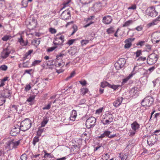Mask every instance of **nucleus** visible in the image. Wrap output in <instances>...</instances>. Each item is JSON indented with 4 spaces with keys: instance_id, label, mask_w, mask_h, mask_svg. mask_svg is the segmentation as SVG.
<instances>
[{
    "instance_id": "obj_19",
    "label": "nucleus",
    "mask_w": 160,
    "mask_h": 160,
    "mask_svg": "<svg viewBox=\"0 0 160 160\" xmlns=\"http://www.w3.org/2000/svg\"><path fill=\"white\" fill-rule=\"evenodd\" d=\"M111 132L108 131H106L104 132L100 136H99L98 138H102L105 137H108L110 135Z\"/></svg>"
},
{
    "instance_id": "obj_9",
    "label": "nucleus",
    "mask_w": 160,
    "mask_h": 160,
    "mask_svg": "<svg viewBox=\"0 0 160 160\" xmlns=\"http://www.w3.org/2000/svg\"><path fill=\"white\" fill-rule=\"evenodd\" d=\"M152 42L154 43H157L160 41V31H157L152 33L151 35Z\"/></svg>"
},
{
    "instance_id": "obj_53",
    "label": "nucleus",
    "mask_w": 160,
    "mask_h": 160,
    "mask_svg": "<svg viewBox=\"0 0 160 160\" xmlns=\"http://www.w3.org/2000/svg\"><path fill=\"white\" fill-rule=\"evenodd\" d=\"M137 6L135 4H133L131 6L129 7L128 8V9H132L135 10L136 9Z\"/></svg>"
},
{
    "instance_id": "obj_10",
    "label": "nucleus",
    "mask_w": 160,
    "mask_h": 160,
    "mask_svg": "<svg viewBox=\"0 0 160 160\" xmlns=\"http://www.w3.org/2000/svg\"><path fill=\"white\" fill-rule=\"evenodd\" d=\"M131 128L132 131H130V136H133L135 135L136 132L140 128V125L136 122H134L131 124Z\"/></svg>"
},
{
    "instance_id": "obj_44",
    "label": "nucleus",
    "mask_w": 160,
    "mask_h": 160,
    "mask_svg": "<svg viewBox=\"0 0 160 160\" xmlns=\"http://www.w3.org/2000/svg\"><path fill=\"white\" fill-rule=\"evenodd\" d=\"M89 42V40H82L81 42V45L82 46L85 45H86L87 43H88Z\"/></svg>"
},
{
    "instance_id": "obj_16",
    "label": "nucleus",
    "mask_w": 160,
    "mask_h": 160,
    "mask_svg": "<svg viewBox=\"0 0 160 160\" xmlns=\"http://www.w3.org/2000/svg\"><path fill=\"white\" fill-rule=\"evenodd\" d=\"M93 8L96 12H98L102 9V4L100 2H97L94 4Z\"/></svg>"
},
{
    "instance_id": "obj_27",
    "label": "nucleus",
    "mask_w": 160,
    "mask_h": 160,
    "mask_svg": "<svg viewBox=\"0 0 160 160\" xmlns=\"http://www.w3.org/2000/svg\"><path fill=\"white\" fill-rule=\"evenodd\" d=\"M133 22L132 20H129L125 22L123 24L122 27H126L129 26Z\"/></svg>"
},
{
    "instance_id": "obj_62",
    "label": "nucleus",
    "mask_w": 160,
    "mask_h": 160,
    "mask_svg": "<svg viewBox=\"0 0 160 160\" xmlns=\"http://www.w3.org/2000/svg\"><path fill=\"white\" fill-rule=\"evenodd\" d=\"M102 109H103L102 108H100L99 109L97 110L96 111V113L98 114H100V113H101L102 112Z\"/></svg>"
},
{
    "instance_id": "obj_4",
    "label": "nucleus",
    "mask_w": 160,
    "mask_h": 160,
    "mask_svg": "<svg viewBox=\"0 0 160 160\" xmlns=\"http://www.w3.org/2000/svg\"><path fill=\"white\" fill-rule=\"evenodd\" d=\"M158 58V55L153 53L150 54L147 59V63L150 65H152L155 64L157 61Z\"/></svg>"
},
{
    "instance_id": "obj_58",
    "label": "nucleus",
    "mask_w": 160,
    "mask_h": 160,
    "mask_svg": "<svg viewBox=\"0 0 160 160\" xmlns=\"http://www.w3.org/2000/svg\"><path fill=\"white\" fill-rule=\"evenodd\" d=\"M81 1L85 4H88L90 3L92 0H80Z\"/></svg>"
},
{
    "instance_id": "obj_59",
    "label": "nucleus",
    "mask_w": 160,
    "mask_h": 160,
    "mask_svg": "<svg viewBox=\"0 0 160 160\" xmlns=\"http://www.w3.org/2000/svg\"><path fill=\"white\" fill-rule=\"evenodd\" d=\"M49 31L52 34H54L56 32V30L55 29L52 28H50Z\"/></svg>"
},
{
    "instance_id": "obj_30",
    "label": "nucleus",
    "mask_w": 160,
    "mask_h": 160,
    "mask_svg": "<svg viewBox=\"0 0 160 160\" xmlns=\"http://www.w3.org/2000/svg\"><path fill=\"white\" fill-rule=\"evenodd\" d=\"M114 32V29L113 27H111L107 30L106 32L108 34L112 33Z\"/></svg>"
},
{
    "instance_id": "obj_5",
    "label": "nucleus",
    "mask_w": 160,
    "mask_h": 160,
    "mask_svg": "<svg viewBox=\"0 0 160 160\" xmlns=\"http://www.w3.org/2000/svg\"><path fill=\"white\" fill-rule=\"evenodd\" d=\"M64 41V36L61 34H57L53 41V43L56 45H62Z\"/></svg>"
},
{
    "instance_id": "obj_29",
    "label": "nucleus",
    "mask_w": 160,
    "mask_h": 160,
    "mask_svg": "<svg viewBox=\"0 0 160 160\" xmlns=\"http://www.w3.org/2000/svg\"><path fill=\"white\" fill-rule=\"evenodd\" d=\"M43 152L44 153V158H52L53 157V156L50 153H48L47 152L46 150H44Z\"/></svg>"
},
{
    "instance_id": "obj_52",
    "label": "nucleus",
    "mask_w": 160,
    "mask_h": 160,
    "mask_svg": "<svg viewBox=\"0 0 160 160\" xmlns=\"http://www.w3.org/2000/svg\"><path fill=\"white\" fill-rule=\"evenodd\" d=\"M135 54L136 57H138L142 54V51L141 50H138L136 52Z\"/></svg>"
},
{
    "instance_id": "obj_1",
    "label": "nucleus",
    "mask_w": 160,
    "mask_h": 160,
    "mask_svg": "<svg viewBox=\"0 0 160 160\" xmlns=\"http://www.w3.org/2000/svg\"><path fill=\"white\" fill-rule=\"evenodd\" d=\"M32 122L28 118H27L22 121L20 124V130L23 131H25L28 130L31 127Z\"/></svg>"
},
{
    "instance_id": "obj_22",
    "label": "nucleus",
    "mask_w": 160,
    "mask_h": 160,
    "mask_svg": "<svg viewBox=\"0 0 160 160\" xmlns=\"http://www.w3.org/2000/svg\"><path fill=\"white\" fill-rule=\"evenodd\" d=\"M77 116L76 111L74 110H73L72 111V115L70 117V119L72 121H74L75 120Z\"/></svg>"
},
{
    "instance_id": "obj_51",
    "label": "nucleus",
    "mask_w": 160,
    "mask_h": 160,
    "mask_svg": "<svg viewBox=\"0 0 160 160\" xmlns=\"http://www.w3.org/2000/svg\"><path fill=\"white\" fill-rule=\"evenodd\" d=\"M43 132V129H39L37 132V136L40 137L41 136V133Z\"/></svg>"
},
{
    "instance_id": "obj_13",
    "label": "nucleus",
    "mask_w": 160,
    "mask_h": 160,
    "mask_svg": "<svg viewBox=\"0 0 160 160\" xmlns=\"http://www.w3.org/2000/svg\"><path fill=\"white\" fill-rule=\"evenodd\" d=\"M20 130V127L18 125H16L11 130L10 134L12 136H16L19 133Z\"/></svg>"
},
{
    "instance_id": "obj_8",
    "label": "nucleus",
    "mask_w": 160,
    "mask_h": 160,
    "mask_svg": "<svg viewBox=\"0 0 160 160\" xmlns=\"http://www.w3.org/2000/svg\"><path fill=\"white\" fill-rule=\"evenodd\" d=\"M96 118L93 117H91L88 118L86 121V126L88 128L93 127L95 125Z\"/></svg>"
},
{
    "instance_id": "obj_50",
    "label": "nucleus",
    "mask_w": 160,
    "mask_h": 160,
    "mask_svg": "<svg viewBox=\"0 0 160 160\" xmlns=\"http://www.w3.org/2000/svg\"><path fill=\"white\" fill-rule=\"evenodd\" d=\"M115 66L117 69L119 70L122 68V67H121L120 64L118 63V62H116L115 64Z\"/></svg>"
},
{
    "instance_id": "obj_55",
    "label": "nucleus",
    "mask_w": 160,
    "mask_h": 160,
    "mask_svg": "<svg viewBox=\"0 0 160 160\" xmlns=\"http://www.w3.org/2000/svg\"><path fill=\"white\" fill-rule=\"evenodd\" d=\"M58 47V46H53L51 48H49L48 49V52H52L56 48Z\"/></svg>"
},
{
    "instance_id": "obj_46",
    "label": "nucleus",
    "mask_w": 160,
    "mask_h": 160,
    "mask_svg": "<svg viewBox=\"0 0 160 160\" xmlns=\"http://www.w3.org/2000/svg\"><path fill=\"white\" fill-rule=\"evenodd\" d=\"M27 156L26 154H22L21 156L20 160H27Z\"/></svg>"
},
{
    "instance_id": "obj_12",
    "label": "nucleus",
    "mask_w": 160,
    "mask_h": 160,
    "mask_svg": "<svg viewBox=\"0 0 160 160\" xmlns=\"http://www.w3.org/2000/svg\"><path fill=\"white\" fill-rule=\"evenodd\" d=\"M11 52V49L10 47L8 46L4 49L1 54V57L3 59L8 58Z\"/></svg>"
},
{
    "instance_id": "obj_11",
    "label": "nucleus",
    "mask_w": 160,
    "mask_h": 160,
    "mask_svg": "<svg viewBox=\"0 0 160 160\" xmlns=\"http://www.w3.org/2000/svg\"><path fill=\"white\" fill-rule=\"evenodd\" d=\"M71 12L68 9L63 11L61 14L60 18L62 20H66L69 19L71 18Z\"/></svg>"
},
{
    "instance_id": "obj_38",
    "label": "nucleus",
    "mask_w": 160,
    "mask_h": 160,
    "mask_svg": "<svg viewBox=\"0 0 160 160\" xmlns=\"http://www.w3.org/2000/svg\"><path fill=\"white\" fill-rule=\"evenodd\" d=\"M109 157V155L108 153H106L102 155V158L104 160H107Z\"/></svg>"
},
{
    "instance_id": "obj_17",
    "label": "nucleus",
    "mask_w": 160,
    "mask_h": 160,
    "mask_svg": "<svg viewBox=\"0 0 160 160\" xmlns=\"http://www.w3.org/2000/svg\"><path fill=\"white\" fill-rule=\"evenodd\" d=\"M123 100L122 97H119L113 103V105L116 107H118L121 104Z\"/></svg>"
},
{
    "instance_id": "obj_6",
    "label": "nucleus",
    "mask_w": 160,
    "mask_h": 160,
    "mask_svg": "<svg viewBox=\"0 0 160 160\" xmlns=\"http://www.w3.org/2000/svg\"><path fill=\"white\" fill-rule=\"evenodd\" d=\"M147 15L152 17H155L158 14V12L155 10V7L151 6L148 8L146 10Z\"/></svg>"
},
{
    "instance_id": "obj_42",
    "label": "nucleus",
    "mask_w": 160,
    "mask_h": 160,
    "mask_svg": "<svg viewBox=\"0 0 160 160\" xmlns=\"http://www.w3.org/2000/svg\"><path fill=\"white\" fill-rule=\"evenodd\" d=\"M35 98V96L32 95L30 96L27 100V101L28 102H31Z\"/></svg>"
},
{
    "instance_id": "obj_47",
    "label": "nucleus",
    "mask_w": 160,
    "mask_h": 160,
    "mask_svg": "<svg viewBox=\"0 0 160 160\" xmlns=\"http://www.w3.org/2000/svg\"><path fill=\"white\" fill-rule=\"evenodd\" d=\"M29 62L27 61L24 62L22 64V67L24 68H28L29 67Z\"/></svg>"
},
{
    "instance_id": "obj_24",
    "label": "nucleus",
    "mask_w": 160,
    "mask_h": 160,
    "mask_svg": "<svg viewBox=\"0 0 160 160\" xmlns=\"http://www.w3.org/2000/svg\"><path fill=\"white\" fill-rule=\"evenodd\" d=\"M119 64H120L121 67L123 68L125 64V60L123 58L120 59L117 62Z\"/></svg>"
},
{
    "instance_id": "obj_14",
    "label": "nucleus",
    "mask_w": 160,
    "mask_h": 160,
    "mask_svg": "<svg viewBox=\"0 0 160 160\" xmlns=\"http://www.w3.org/2000/svg\"><path fill=\"white\" fill-rule=\"evenodd\" d=\"M112 18L110 15H106L104 17L102 18V22L105 24H109L112 22Z\"/></svg>"
},
{
    "instance_id": "obj_56",
    "label": "nucleus",
    "mask_w": 160,
    "mask_h": 160,
    "mask_svg": "<svg viewBox=\"0 0 160 160\" xmlns=\"http://www.w3.org/2000/svg\"><path fill=\"white\" fill-rule=\"evenodd\" d=\"M20 143V141L19 140L14 142L13 141V144H14V148H15L17 147V146Z\"/></svg>"
},
{
    "instance_id": "obj_34",
    "label": "nucleus",
    "mask_w": 160,
    "mask_h": 160,
    "mask_svg": "<svg viewBox=\"0 0 160 160\" xmlns=\"http://www.w3.org/2000/svg\"><path fill=\"white\" fill-rule=\"evenodd\" d=\"M48 120L46 118H44L41 123V127H43L45 126L46 124L48 123Z\"/></svg>"
},
{
    "instance_id": "obj_45",
    "label": "nucleus",
    "mask_w": 160,
    "mask_h": 160,
    "mask_svg": "<svg viewBox=\"0 0 160 160\" xmlns=\"http://www.w3.org/2000/svg\"><path fill=\"white\" fill-rule=\"evenodd\" d=\"M8 67L5 65H2L0 67V70L2 71H6L8 69Z\"/></svg>"
},
{
    "instance_id": "obj_64",
    "label": "nucleus",
    "mask_w": 160,
    "mask_h": 160,
    "mask_svg": "<svg viewBox=\"0 0 160 160\" xmlns=\"http://www.w3.org/2000/svg\"><path fill=\"white\" fill-rule=\"evenodd\" d=\"M128 158L127 155L125 154L122 157L121 160H126Z\"/></svg>"
},
{
    "instance_id": "obj_32",
    "label": "nucleus",
    "mask_w": 160,
    "mask_h": 160,
    "mask_svg": "<svg viewBox=\"0 0 160 160\" xmlns=\"http://www.w3.org/2000/svg\"><path fill=\"white\" fill-rule=\"evenodd\" d=\"M12 38V36L10 35H5L3 37L2 39L3 41H7L10 38Z\"/></svg>"
},
{
    "instance_id": "obj_36",
    "label": "nucleus",
    "mask_w": 160,
    "mask_h": 160,
    "mask_svg": "<svg viewBox=\"0 0 160 160\" xmlns=\"http://www.w3.org/2000/svg\"><path fill=\"white\" fill-rule=\"evenodd\" d=\"M10 96V91L8 90H6L5 91V93L4 96L6 98H8Z\"/></svg>"
},
{
    "instance_id": "obj_25",
    "label": "nucleus",
    "mask_w": 160,
    "mask_h": 160,
    "mask_svg": "<svg viewBox=\"0 0 160 160\" xmlns=\"http://www.w3.org/2000/svg\"><path fill=\"white\" fill-rule=\"evenodd\" d=\"M7 145L10 149L14 148L13 140H11L8 142L7 143Z\"/></svg>"
},
{
    "instance_id": "obj_49",
    "label": "nucleus",
    "mask_w": 160,
    "mask_h": 160,
    "mask_svg": "<svg viewBox=\"0 0 160 160\" xmlns=\"http://www.w3.org/2000/svg\"><path fill=\"white\" fill-rule=\"evenodd\" d=\"M118 87V85H112L111 84H110L109 85V87L110 88L112 89H113L114 90H116L117 89Z\"/></svg>"
},
{
    "instance_id": "obj_18",
    "label": "nucleus",
    "mask_w": 160,
    "mask_h": 160,
    "mask_svg": "<svg viewBox=\"0 0 160 160\" xmlns=\"http://www.w3.org/2000/svg\"><path fill=\"white\" fill-rule=\"evenodd\" d=\"M135 67L133 68V71H132L128 77L123 79L122 80V83L123 84L126 83L127 82L132 78L133 75H134L135 73L133 72V71L135 69Z\"/></svg>"
},
{
    "instance_id": "obj_21",
    "label": "nucleus",
    "mask_w": 160,
    "mask_h": 160,
    "mask_svg": "<svg viewBox=\"0 0 160 160\" xmlns=\"http://www.w3.org/2000/svg\"><path fill=\"white\" fill-rule=\"evenodd\" d=\"M18 42L20 43V45L22 46H26L28 43L27 41L26 42L24 41L21 36L20 38H18Z\"/></svg>"
},
{
    "instance_id": "obj_3",
    "label": "nucleus",
    "mask_w": 160,
    "mask_h": 160,
    "mask_svg": "<svg viewBox=\"0 0 160 160\" xmlns=\"http://www.w3.org/2000/svg\"><path fill=\"white\" fill-rule=\"evenodd\" d=\"M113 119V117L112 114L106 113L103 116L102 122L104 125H108L112 122Z\"/></svg>"
},
{
    "instance_id": "obj_63",
    "label": "nucleus",
    "mask_w": 160,
    "mask_h": 160,
    "mask_svg": "<svg viewBox=\"0 0 160 160\" xmlns=\"http://www.w3.org/2000/svg\"><path fill=\"white\" fill-rule=\"evenodd\" d=\"M79 82L82 86H85L87 84V82L85 80H84L83 81H79Z\"/></svg>"
},
{
    "instance_id": "obj_57",
    "label": "nucleus",
    "mask_w": 160,
    "mask_h": 160,
    "mask_svg": "<svg viewBox=\"0 0 160 160\" xmlns=\"http://www.w3.org/2000/svg\"><path fill=\"white\" fill-rule=\"evenodd\" d=\"M146 60V58L145 57H140L137 60V61H144Z\"/></svg>"
},
{
    "instance_id": "obj_26",
    "label": "nucleus",
    "mask_w": 160,
    "mask_h": 160,
    "mask_svg": "<svg viewBox=\"0 0 160 160\" xmlns=\"http://www.w3.org/2000/svg\"><path fill=\"white\" fill-rule=\"evenodd\" d=\"M159 22V21L156 18L155 19L153 20L152 22L149 23L148 24V25L149 27H151L155 25H156Z\"/></svg>"
},
{
    "instance_id": "obj_2",
    "label": "nucleus",
    "mask_w": 160,
    "mask_h": 160,
    "mask_svg": "<svg viewBox=\"0 0 160 160\" xmlns=\"http://www.w3.org/2000/svg\"><path fill=\"white\" fill-rule=\"evenodd\" d=\"M154 100L151 96H148L144 98L142 101L141 104L142 106L147 108L152 104Z\"/></svg>"
},
{
    "instance_id": "obj_41",
    "label": "nucleus",
    "mask_w": 160,
    "mask_h": 160,
    "mask_svg": "<svg viewBox=\"0 0 160 160\" xmlns=\"http://www.w3.org/2000/svg\"><path fill=\"white\" fill-rule=\"evenodd\" d=\"M70 0H68V1L66 2H65L63 3V7L61 9V10L64 8L65 7L68 6V4L70 2Z\"/></svg>"
},
{
    "instance_id": "obj_43",
    "label": "nucleus",
    "mask_w": 160,
    "mask_h": 160,
    "mask_svg": "<svg viewBox=\"0 0 160 160\" xmlns=\"http://www.w3.org/2000/svg\"><path fill=\"white\" fill-rule=\"evenodd\" d=\"M76 41L75 39H72L70 40H68V41L66 42V44L69 45H72L73 42H74V41Z\"/></svg>"
},
{
    "instance_id": "obj_33",
    "label": "nucleus",
    "mask_w": 160,
    "mask_h": 160,
    "mask_svg": "<svg viewBox=\"0 0 160 160\" xmlns=\"http://www.w3.org/2000/svg\"><path fill=\"white\" fill-rule=\"evenodd\" d=\"M110 84L106 81H103L101 83V87L102 88H104L106 86L109 87V85Z\"/></svg>"
},
{
    "instance_id": "obj_40",
    "label": "nucleus",
    "mask_w": 160,
    "mask_h": 160,
    "mask_svg": "<svg viewBox=\"0 0 160 160\" xmlns=\"http://www.w3.org/2000/svg\"><path fill=\"white\" fill-rule=\"evenodd\" d=\"M52 104V102H49V103L45 107L43 108L42 109L43 110H48L49 109L50 107L51 106Z\"/></svg>"
},
{
    "instance_id": "obj_35",
    "label": "nucleus",
    "mask_w": 160,
    "mask_h": 160,
    "mask_svg": "<svg viewBox=\"0 0 160 160\" xmlns=\"http://www.w3.org/2000/svg\"><path fill=\"white\" fill-rule=\"evenodd\" d=\"M66 55V53H63V52L60 53L58 55H57V58L58 59H60L61 58H62L64 56H65Z\"/></svg>"
},
{
    "instance_id": "obj_54",
    "label": "nucleus",
    "mask_w": 160,
    "mask_h": 160,
    "mask_svg": "<svg viewBox=\"0 0 160 160\" xmlns=\"http://www.w3.org/2000/svg\"><path fill=\"white\" fill-rule=\"evenodd\" d=\"M145 41H140L137 43V46H140L141 47L144 45Z\"/></svg>"
},
{
    "instance_id": "obj_37",
    "label": "nucleus",
    "mask_w": 160,
    "mask_h": 160,
    "mask_svg": "<svg viewBox=\"0 0 160 160\" xmlns=\"http://www.w3.org/2000/svg\"><path fill=\"white\" fill-rule=\"evenodd\" d=\"M41 62V60H35L32 63V66H35L39 64Z\"/></svg>"
},
{
    "instance_id": "obj_61",
    "label": "nucleus",
    "mask_w": 160,
    "mask_h": 160,
    "mask_svg": "<svg viewBox=\"0 0 160 160\" xmlns=\"http://www.w3.org/2000/svg\"><path fill=\"white\" fill-rule=\"evenodd\" d=\"M142 27L141 26H138L135 28V29L137 30L138 31H140L142 30Z\"/></svg>"
},
{
    "instance_id": "obj_15",
    "label": "nucleus",
    "mask_w": 160,
    "mask_h": 160,
    "mask_svg": "<svg viewBox=\"0 0 160 160\" xmlns=\"http://www.w3.org/2000/svg\"><path fill=\"white\" fill-rule=\"evenodd\" d=\"M135 40V38H128L126 39L124 42L125 44L124 45V48H129L132 46V42L134 41Z\"/></svg>"
},
{
    "instance_id": "obj_48",
    "label": "nucleus",
    "mask_w": 160,
    "mask_h": 160,
    "mask_svg": "<svg viewBox=\"0 0 160 160\" xmlns=\"http://www.w3.org/2000/svg\"><path fill=\"white\" fill-rule=\"evenodd\" d=\"M75 74V71H73V72H72L71 73L70 76H69V77H68L67 78L66 80H68V79H69L70 78H72V77H74V76Z\"/></svg>"
},
{
    "instance_id": "obj_28",
    "label": "nucleus",
    "mask_w": 160,
    "mask_h": 160,
    "mask_svg": "<svg viewBox=\"0 0 160 160\" xmlns=\"http://www.w3.org/2000/svg\"><path fill=\"white\" fill-rule=\"evenodd\" d=\"M39 137L37 136L33 138L32 142L33 145L35 146L36 143L39 142Z\"/></svg>"
},
{
    "instance_id": "obj_39",
    "label": "nucleus",
    "mask_w": 160,
    "mask_h": 160,
    "mask_svg": "<svg viewBox=\"0 0 160 160\" xmlns=\"http://www.w3.org/2000/svg\"><path fill=\"white\" fill-rule=\"evenodd\" d=\"M5 102L6 100L3 97H0V106L2 105Z\"/></svg>"
},
{
    "instance_id": "obj_20",
    "label": "nucleus",
    "mask_w": 160,
    "mask_h": 160,
    "mask_svg": "<svg viewBox=\"0 0 160 160\" xmlns=\"http://www.w3.org/2000/svg\"><path fill=\"white\" fill-rule=\"evenodd\" d=\"M80 91L81 95L82 96H84L85 94L89 92L88 88L84 87L81 88Z\"/></svg>"
},
{
    "instance_id": "obj_60",
    "label": "nucleus",
    "mask_w": 160,
    "mask_h": 160,
    "mask_svg": "<svg viewBox=\"0 0 160 160\" xmlns=\"http://www.w3.org/2000/svg\"><path fill=\"white\" fill-rule=\"evenodd\" d=\"M31 87L30 85L28 84V85H27L26 86V87L25 88V89L26 91H27L30 90V89H31Z\"/></svg>"
},
{
    "instance_id": "obj_7",
    "label": "nucleus",
    "mask_w": 160,
    "mask_h": 160,
    "mask_svg": "<svg viewBox=\"0 0 160 160\" xmlns=\"http://www.w3.org/2000/svg\"><path fill=\"white\" fill-rule=\"evenodd\" d=\"M37 21L33 18L28 19L26 21V24L28 28L30 29H33L36 27Z\"/></svg>"
},
{
    "instance_id": "obj_31",
    "label": "nucleus",
    "mask_w": 160,
    "mask_h": 160,
    "mask_svg": "<svg viewBox=\"0 0 160 160\" xmlns=\"http://www.w3.org/2000/svg\"><path fill=\"white\" fill-rule=\"evenodd\" d=\"M138 92V90L136 88H132L130 91V93L134 95Z\"/></svg>"
},
{
    "instance_id": "obj_23",
    "label": "nucleus",
    "mask_w": 160,
    "mask_h": 160,
    "mask_svg": "<svg viewBox=\"0 0 160 160\" xmlns=\"http://www.w3.org/2000/svg\"><path fill=\"white\" fill-rule=\"evenodd\" d=\"M40 42L39 39H34L32 41V44L36 47L37 46Z\"/></svg>"
}]
</instances>
